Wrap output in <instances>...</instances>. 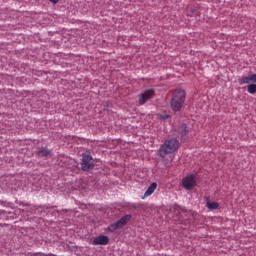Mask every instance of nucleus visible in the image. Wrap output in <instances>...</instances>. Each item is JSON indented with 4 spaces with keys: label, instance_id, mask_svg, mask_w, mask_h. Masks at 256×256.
<instances>
[{
    "label": "nucleus",
    "instance_id": "f257e3e1",
    "mask_svg": "<svg viewBox=\"0 0 256 256\" xmlns=\"http://www.w3.org/2000/svg\"><path fill=\"white\" fill-rule=\"evenodd\" d=\"M179 140L175 138L168 139L164 142V144L159 149V156L162 158L167 157V155H171V153H175L177 149H179Z\"/></svg>",
    "mask_w": 256,
    "mask_h": 256
},
{
    "label": "nucleus",
    "instance_id": "f03ea898",
    "mask_svg": "<svg viewBox=\"0 0 256 256\" xmlns=\"http://www.w3.org/2000/svg\"><path fill=\"white\" fill-rule=\"evenodd\" d=\"M187 94L185 90L176 89L173 92L172 99H171V109L174 111H181L183 104L185 103V97Z\"/></svg>",
    "mask_w": 256,
    "mask_h": 256
},
{
    "label": "nucleus",
    "instance_id": "7ed1b4c3",
    "mask_svg": "<svg viewBox=\"0 0 256 256\" xmlns=\"http://www.w3.org/2000/svg\"><path fill=\"white\" fill-rule=\"evenodd\" d=\"M182 185L184 189H187V191H191L195 185H197V180L195 178V175L191 174L183 178Z\"/></svg>",
    "mask_w": 256,
    "mask_h": 256
},
{
    "label": "nucleus",
    "instance_id": "20e7f679",
    "mask_svg": "<svg viewBox=\"0 0 256 256\" xmlns=\"http://www.w3.org/2000/svg\"><path fill=\"white\" fill-rule=\"evenodd\" d=\"M82 171H90V169H93L94 164H93V157L89 154H84L82 156Z\"/></svg>",
    "mask_w": 256,
    "mask_h": 256
},
{
    "label": "nucleus",
    "instance_id": "39448f33",
    "mask_svg": "<svg viewBox=\"0 0 256 256\" xmlns=\"http://www.w3.org/2000/svg\"><path fill=\"white\" fill-rule=\"evenodd\" d=\"M153 95H155L154 89H148L145 92H143L139 97L140 105H144V103H147L149 99H152Z\"/></svg>",
    "mask_w": 256,
    "mask_h": 256
},
{
    "label": "nucleus",
    "instance_id": "423d86ee",
    "mask_svg": "<svg viewBox=\"0 0 256 256\" xmlns=\"http://www.w3.org/2000/svg\"><path fill=\"white\" fill-rule=\"evenodd\" d=\"M92 245H109V237L105 235H99L94 238Z\"/></svg>",
    "mask_w": 256,
    "mask_h": 256
},
{
    "label": "nucleus",
    "instance_id": "0eeeda50",
    "mask_svg": "<svg viewBox=\"0 0 256 256\" xmlns=\"http://www.w3.org/2000/svg\"><path fill=\"white\" fill-rule=\"evenodd\" d=\"M131 221V215L127 214L124 217L120 218L116 223H118V226L125 227L129 222Z\"/></svg>",
    "mask_w": 256,
    "mask_h": 256
},
{
    "label": "nucleus",
    "instance_id": "6e6552de",
    "mask_svg": "<svg viewBox=\"0 0 256 256\" xmlns=\"http://www.w3.org/2000/svg\"><path fill=\"white\" fill-rule=\"evenodd\" d=\"M155 189H157V183L154 182L145 191L144 197H150V195H153V193H155Z\"/></svg>",
    "mask_w": 256,
    "mask_h": 256
},
{
    "label": "nucleus",
    "instance_id": "1a4fd4ad",
    "mask_svg": "<svg viewBox=\"0 0 256 256\" xmlns=\"http://www.w3.org/2000/svg\"><path fill=\"white\" fill-rule=\"evenodd\" d=\"M239 85H249V83H253L251 79V74L248 76H244L238 81Z\"/></svg>",
    "mask_w": 256,
    "mask_h": 256
},
{
    "label": "nucleus",
    "instance_id": "9d476101",
    "mask_svg": "<svg viewBox=\"0 0 256 256\" xmlns=\"http://www.w3.org/2000/svg\"><path fill=\"white\" fill-rule=\"evenodd\" d=\"M38 155L39 157H49V155H51V150L42 147L38 150Z\"/></svg>",
    "mask_w": 256,
    "mask_h": 256
},
{
    "label": "nucleus",
    "instance_id": "9b49d317",
    "mask_svg": "<svg viewBox=\"0 0 256 256\" xmlns=\"http://www.w3.org/2000/svg\"><path fill=\"white\" fill-rule=\"evenodd\" d=\"M117 229H121L119 224L117 222L111 224L107 227L106 231H109V233H114V231H117Z\"/></svg>",
    "mask_w": 256,
    "mask_h": 256
},
{
    "label": "nucleus",
    "instance_id": "f8f14e48",
    "mask_svg": "<svg viewBox=\"0 0 256 256\" xmlns=\"http://www.w3.org/2000/svg\"><path fill=\"white\" fill-rule=\"evenodd\" d=\"M207 208L210 209V211H215V209H219V203L207 202Z\"/></svg>",
    "mask_w": 256,
    "mask_h": 256
},
{
    "label": "nucleus",
    "instance_id": "ddd939ff",
    "mask_svg": "<svg viewBox=\"0 0 256 256\" xmlns=\"http://www.w3.org/2000/svg\"><path fill=\"white\" fill-rule=\"evenodd\" d=\"M247 91L250 93V95H255L256 93V84H249L247 86Z\"/></svg>",
    "mask_w": 256,
    "mask_h": 256
},
{
    "label": "nucleus",
    "instance_id": "4468645a",
    "mask_svg": "<svg viewBox=\"0 0 256 256\" xmlns=\"http://www.w3.org/2000/svg\"><path fill=\"white\" fill-rule=\"evenodd\" d=\"M189 133V130H187V124L182 125V132H181V137H185Z\"/></svg>",
    "mask_w": 256,
    "mask_h": 256
},
{
    "label": "nucleus",
    "instance_id": "2eb2a0df",
    "mask_svg": "<svg viewBox=\"0 0 256 256\" xmlns=\"http://www.w3.org/2000/svg\"><path fill=\"white\" fill-rule=\"evenodd\" d=\"M250 77L252 79V84L256 83V74H250Z\"/></svg>",
    "mask_w": 256,
    "mask_h": 256
},
{
    "label": "nucleus",
    "instance_id": "dca6fc26",
    "mask_svg": "<svg viewBox=\"0 0 256 256\" xmlns=\"http://www.w3.org/2000/svg\"><path fill=\"white\" fill-rule=\"evenodd\" d=\"M50 3H54V5H55V4L59 3V0H50Z\"/></svg>",
    "mask_w": 256,
    "mask_h": 256
},
{
    "label": "nucleus",
    "instance_id": "f3484780",
    "mask_svg": "<svg viewBox=\"0 0 256 256\" xmlns=\"http://www.w3.org/2000/svg\"><path fill=\"white\" fill-rule=\"evenodd\" d=\"M163 119H169V115H164Z\"/></svg>",
    "mask_w": 256,
    "mask_h": 256
}]
</instances>
